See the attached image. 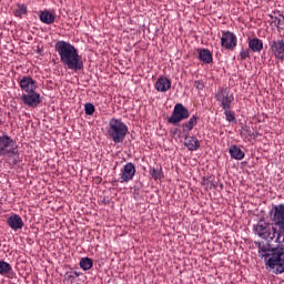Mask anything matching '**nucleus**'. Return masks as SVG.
<instances>
[{
	"mask_svg": "<svg viewBox=\"0 0 284 284\" xmlns=\"http://www.w3.org/2000/svg\"><path fill=\"white\" fill-rule=\"evenodd\" d=\"M272 224L261 220L255 226L254 232L260 239L268 243H284V204H276L270 212Z\"/></svg>",
	"mask_w": 284,
	"mask_h": 284,
	"instance_id": "obj_1",
	"label": "nucleus"
},
{
	"mask_svg": "<svg viewBox=\"0 0 284 284\" xmlns=\"http://www.w3.org/2000/svg\"><path fill=\"white\" fill-rule=\"evenodd\" d=\"M258 250L260 258H264L266 270H272L274 274H283L284 272V245L270 247V243L255 242Z\"/></svg>",
	"mask_w": 284,
	"mask_h": 284,
	"instance_id": "obj_2",
	"label": "nucleus"
},
{
	"mask_svg": "<svg viewBox=\"0 0 284 284\" xmlns=\"http://www.w3.org/2000/svg\"><path fill=\"white\" fill-rule=\"evenodd\" d=\"M54 48L60 57L61 63L67 65L69 70H73L74 72L83 70V60L81 59V55H79V50H77L72 43L59 40L55 42Z\"/></svg>",
	"mask_w": 284,
	"mask_h": 284,
	"instance_id": "obj_3",
	"label": "nucleus"
},
{
	"mask_svg": "<svg viewBox=\"0 0 284 284\" xmlns=\"http://www.w3.org/2000/svg\"><path fill=\"white\" fill-rule=\"evenodd\" d=\"M20 90H22L21 101L28 108H37L41 103V94L37 93V80L31 75H22L18 79Z\"/></svg>",
	"mask_w": 284,
	"mask_h": 284,
	"instance_id": "obj_4",
	"label": "nucleus"
},
{
	"mask_svg": "<svg viewBox=\"0 0 284 284\" xmlns=\"http://www.w3.org/2000/svg\"><path fill=\"white\" fill-rule=\"evenodd\" d=\"M108 135L113 143H123L128 135V124L121 119L113 118L109 121Z\"/></svg>",
	"mask_w": 284,
	"mask_h": 284,
	"instance_id": "obj_5",
	"label": "nucleus"
},
{
	"mask_svg": "<svg viewBox=\"0 0 284 284\" xmlns=\"http://www.w3.org/2000/svg\"><path fill=\"white\" fill-rule=\"evenodd\" d=\"M17 154H19V146L12 136L8 135V133L0 135V156L12 159Z\"/></svg>",
	"mask_w": 284,
	"mask_h": 284,
	"instance_id": "obj_6",
	"label": "nucleus"
},
{
	"mask_svg": "<svg viewBox=\"0 0 284 284\" xmlns=\"http://www.w3.org/2000/svg\"><path fill=\"white\" fill-rule=\"evenodd\" d=\"M185 119H190V110L182 103H178L174 105L173 112L168 119V123L171 125H179L181 121H185Z\"/></svg>",
	"mask_w": 284,
	"mask_h": 284,
	"instance_id": "obj_7",
	"label": "nucleus"
},
{
	"mask_svg": "<svg viewBox=\"0 0 284 284\" xmlns=\"http://www.w3.org/2000/svg\"><path fill=\"white\" fill-rule=\"evenodd\" d=\"M215 99L223 110H232V103H234V95L230 94V89L220 88L215 94Z\"/></svg>",
	"mask_w": 284,
	"mask_h": 284,
	"instance_id": "obj_8",
	"label": "nucleus"
},
{
	"mask_svg": "<svg viewBox=\"0 0 284 284\" xmlns=\"http://www.w3.org/2000/svg\"><path fill=\"white\" fill-rule=\"evenodd\" d=\"M239 43L236 34L231 31H222L221 45L225 50H235Z\"/></svg>",
	"mask_w": 284,
	"mask_h": 284,
	"instance_id": "obj_9",
	"label": "nucleus"
},
{
	"mask_svg": "<svg viewBox=\"0 0 284 284\" xmlns=\"http://www.w3.org/2000/svg\"><path fill=\"white\" fill-rule=\"evenodd\" d=\"M270 50H271V54H273L277 61H284V39L283 38L273 40L270 43Z\"/></svg>",
	"mask_w": 284,
	"mask_h": 284,
	"instance_id": "obj_10",
	"label": "nucleus"
},
{
	"mask_svg": "<svg viewBox=\"0 0 284 284\" xmlns=\"http://www.w3.org/2000/svg\"><path fill=\"white\" fill-rule=\"evenodd\" d=\"M7 223L9 227L13 230V232H19V230H23V219L20 217L19 214H12L8 217Z\"/></svg>",
	"mask_w": 284,
	"mask_h": 284,
	"instance_id": "obj_11",
	"label": "nucleus"
},
{
	"mask_svg": "<svg viewBox=\"0 0 284 284\" xmlns=\"http://www.w3.org/2000/svg\"><path fill=\"white\" fill-rule=\"evenodd\" d=\"M0 276H6V278H17V273L12 268V265L6 261H0Z\"/></svg>",
	"mask_w": 284,
	"mask_h": 284,
	"instance_id": "obj_12",
	"label": "nucleus"
},
{
	"mask_svg": "<svg viewBox=\"0 0 284 284\" xmlns=\"http://www.w3.org/2000/svg\"><path fill=\"white\" fill-rule=\"evenodd\" d=\"M136 172V169H134V164L126 163L121 172V179L124 183H128V181H132L134 179V174Z\"/></svg>",
	"mask_w": 284,
	"mask_h": 284,
	"instance_id": "obj_13",
	"label": "nucleus"
},
{
	"mask_svg": "<svg viewBox=\"0 0 284 284\" xmlns=\"http://www.w3.org/2000/svg\"><path fill=\"white\" fill-rule=\"evenodd\" d=\"M184 145L185 148H187V150H190V152H196V150H199V148H201V142L199 141V139L196 136H190L187 134L184 135Z\"/></svg>",
	"mask_w": 284,
	"mask_h": 284,
	"instance_id": "obj_14",
	"label": "nucleus"
},
{
	"mask_svg": "<svg viewBox=\"0 0 284 284\" xmlns=\"http://www.w3.org/2000/svg\"><path fill=\"white\" fill-rule=\"evenodd\" d=\"M172 88V81L165 77H160L155 82L158 92H168Z\"/></svg>",
	"mask_w": 284,
	"mask_h": 284,
	"instance_id": "obj_15",
	"label": "nucleus"
},
{
	"mask_svg": "<svg viewBox=\"0 0 284 284\" xmlns=\"http://www.w3.org/2000/svg\"><path fill=\"white\" fill-rule=\"evenodd\" d=\"M229 154L231 159H235V161H243V159H245V152L236 144L230 146Z\"/></svg>",
	"mask_w": 284,
	"mask_h": 284,
	"instance_id": "obj_16",
	"label": "nucleus"
},
{
	"mask_svg": "<svg viewBox=\"0 0 284 284\" xmlns=\"http://www.w3.org/2000/svg\"><path fill=\"white\" fill-rule=\"evenodd\" d=\"M196 123H199V118L196 115H192L187 122L182 123L181 128L183 133L190 135V132L194 130Z\"/></svg>",
	"mask_w": 284,
	"mask_h": 284,
	"instance_id": "obj_17",
	"label": "nucleus"
},
{
	"mask_svg": "<svg viewBox=\"0 0 284 284\" xmlns=\"http://www.w3.org/2000/svg\"><path fill=\"white\" fill-rule=\"evenodd\" d=\"M199 57L201 61H203L205 64H210L213 61L212 52L209 49H197Z\"/></svg>",
	"mask_w": 284,
	"mask_h": 284,
	"instance_id": "obj_18",
	"label": "nucleus"
},
{
	"mask_svg": "<svg viewBox=\"0 0 284 284\" xmlns=\"http://www.w3.org/2000/svg\"><path fill=\"white\" fill-rule=\"evenodd\" d=\"M55 19L57 16L48 10H44L40 13V21H42V23H47V26H51V23H54Z\"/></svg>",
	"mask_w": 284,
	"mask_h": 284,
	"instance_id": "obj_19",
	"label": "nucleus"
},
{
	"mask_svg": "<svg viewBox=\"0 0 284 284\" xmlns=\"http://www.w3.org/2000/svg\"><path fill=\"white\" fill-rule=\"evenodd\" d=\"M248 48L252 52H261L263 50V40L258 38H253L248 41Z\"/></svg>",
	"mask_w": 284,
	"mask_h": 284,
	"instance_id": "obj_20",
	"label": "nucleus"
},
{
	"mask_svg": "<svg viewBox=\"0 0 284 284\" xmlns=\"http://www.w3.org/2000/svg\"><path fill=\"white\" fill-rule=\"evenodd\" d=\"M81 270L83 272H88V270H92V266L94 265V262L90 257H82L79 263Z\"/></svg>",
	"mask_w": 284,
	"mask_h": 284,
	"instance_id": "obj_21",
	"label": "nucleus"
},
{
	"mask_svg": "<svg viewBox=\"0 0 284 284\" xmlns=\"http://www.w3.org/2000/svg\"><path fill=\"white\" fill-rule=\"evenodd\" d=\"M150 175L154 181H161V179H163V170L161 166L153 168L150 170Z\"/></svg>",
	"mask_w": 284,
	"mask_h": 284,
	"instance_id": "obj_22",
	"label": "nucleus"
},
{
	"mask_svg": "<svg viewBox=\"0 0 284 284\" xmlns=\"http://www.w3.org/2000/svg\"><path fill=\"white\" fill-rule=\"evenodd\" d=\"M79 276H81V272H67L65 273V280L69 282V283H74V281H77V278H79Z\"/></svg>",
	"mask_w": 284,
	"mask_h": 284,
	"instance_id": "obj_23",
	"label": "nucleus"
},
{
	"mask_svg": "<svg viewBox=\"0 0 284 284\" xmlns=\"http://www.w3.org/2000/svg\"><path fill=\"white\" fill-rule=\"evenodd\" d=\"M224 114L229 123H236V114L231 109H224Z\"/></svg>",
	"mask_w": 284,
	"mask_h": 284,
	"instance_id": "obj_24",
	"label": "nucleus"
},
{
	"mask_svg": "<svg viewBox=\"0 0 284 284\" xmlns=\"http://www.w3.org/2000/svg\"><path fill=\"white\" fill-rule=\"evenodd\" d=\"M26 12H28V7H26L24 4H19L16 11V17H23Z\"/></svg>",
	"mask_w": 284,
	"mask_h": 284,
	"instance_id": "obj_25",
	"label": "nucleus"
},
{
	"mask_svg": "<svg viewBox=\"0 0 284 284\" xmlns=\"http://www.w3.org/2000/svg\"><path fill=\"white\" fill-rule=\"evenodd\" d=\"M84 112H85V114H88L89 116L92 115V114H94V104H92V103H87V104L84 105Z\"/></svg>",
	"mask_w": 284,
	"mask_h": 284,
	"instance_id": "obj_26",
	"label": "nucleus"
},
{
	"mask_svg": "<svg viewBox=\"0 0 284 284\" xmlns=\"http://www.w3.org/2000/svg\"><path fill=\"white\" fill-rule=\"evenodd\" d=\"M240 58L242 61H245V59H250V49H242L240 52Z\"/></svg>",
	"mask_w": 284,
	"mask_h": 284,
	"instance_id": "obj_27",
	"label": "nucleus"
},
{
	"mask_svg": "<svg viewBox=\"0 0 284 284\" xmlns=\"http://www.w3.org/2000/svg\"><path fill=\"white\" fill-rule=\"evenodd\" d=\"M271 19H273L274 23H276V28L284 26V17L281 19L278 17L271 16Z\"/></svg>",
	"mask_w": 284,
	"mask_h": 284,
	"instance_id": "obj_28",
	"label": "nucleus"
},
{
	"mask_svg": "<svg viewBox=\"0 0 284 284\" xmlns=\"http://www.w3.org/2000/svg\"><path fill=\"white\" fill-rule=\"evenodd\" d=\"M195 88H196L197 90H203V88H205V85H204L203 82H201V81H195Z\"/></svg>",
	"mask_w": 284,
	"mask_h": 284,
	"instance_id": "obj_29",
	"label": "nucleus"
},
{
	"mask_svg": "<svg viewBox=\"0 0 284 284\" xmlns=\"http://www.w3.org/2000/svg\"><path fill=\"white\" fill-rule=\"evenodd\" d=\"M176 132H179V129H175V130L173 131V134H176Z\"/></svg>",
	"mask_w": 284,
	"mask_h": 284,
	"instance_id": "obj_30",
	"label": "nucleus"
},
{
	"mask_svg": "<svg viewBox=\"0 0 284 284\" xmlns=\"http://www.w3.org/2000/svg\"><path fill=\"white\" fill-rule=\"evenodd\" d=\"M13 165H17V159L13 160Z\"/></svg>",
	"mask_w": 284,
	"mask_h": 284,
	"instance_id": "obj_31",
	"label": "nucleus"
},
{
	"mask_svg": "<svg viewBox=\"0 0 284 284\" xmlns=\"http://www.w3.org/2000/svg\"><path fill=\"white\" fill-rule=\"evenodd\" d=\"M242 130H247V126H242Z\"/></svg>",
	"mask_w": 284,
	"mask_h": 284,
	"instance_id": "obj_32",
	"label": "nucleus"
},
{
	"mask_svg": "<svg viewBox=\"0 0 284 284\" xmlns=\"http://www.w3.org/2000/svg\"><path fill=\"white\" fill-rule=\"evenodd\" d=\"M257 136H258V133H255V134H254V138H257Z\"/></svg>",
	"mask_w": 284,
	"mask_h": 284,
	"instance_id": "obj_33",
	"label": "nucleus"
}]
</instances>
